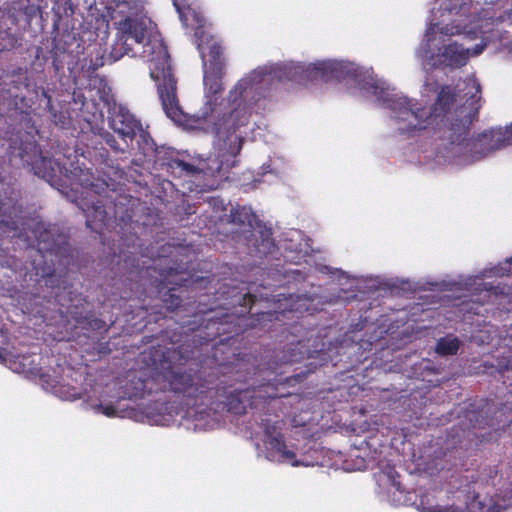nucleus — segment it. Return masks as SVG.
<instances>
[{"label": "nucleus", "mask_w": 512, "mask_h": 512, "mask_svg": "<svg viewBox=\"0 0 512 512\" xmlns=\"http://www.w3.org/2000/svg\"><path fill=\"white\" fill-rule=\"evenodd\" d=\"M293 279L296 281H301L305 279L304 273H302L300 270H293L291 271Z\"/></svg>", "instance_id": "c85d7f7f"}, {"label": "nucleus", "mask_w": 512, "mask_h": 512, "mask_svg": "<svg viewBox=\"0 0 512 512\" xmlns=\"http://www.w3.org/2000/svg\"><path fill=\"white\" fill-rule=\"evenodd\" d=\"M423 509L427 512H467V507L458 508L452 505H431L428 507H423Z\"/></svg>", "instance_id": "5701e85b"}, {"label": "nucleus", "mask_w": 512, "mask_h": 512, "mask_svg": "<svg viewBox=\"0 0 512 512\" xmlns=\"http://www.w3.org/2000/svg\"><path fill=\"white\" fill-rule=\"evenodd\" d=\"M165 164L166 170L168 172H171L172 174H175L179 177L182 175L195 174L199 171L195 165L179 159L178 153H176L175 157L171 159L170 162H165Z\"/></svg>", "instance_id": "aec40b11"}, {"label": "nucleus", "mask_w": 512, "mask_h": 512, "mask_svg": "<svg viewBox=\"0 0 512 512\" xmlns=\"http://www.w3.org/2000/svg\"><path fill=\"white\" fill-rule=\"evenodd\" d=\"M71 317L75 321L77 327L88 332L107 333L110 325L100 318H97L91 311L82 313L78 311L71 312Z\"/></svg>", "instance_id": "2eb2a0df"}, {"label": "nucleus", "mask_w": 512, "mask_h": 512, "mask_svg": "<svg viewBox=\"0 0 512 512\" xmlns=\"http://www.w3.org/2000/svg\"><path fill=\"white\" fill-rule=\"evenodd\" d=\"M129 254H126L125 251H120L118 264L121 265L122 269L125 271L124 274L132 277L134 274L136 276H142V274L148 273V271L152 268L151 266H147L144 270L143 267H139L138 259L136 254L132 251H128Z\"/></svg>", "instance_id": "f3484780"}, {"label": "nucleus", "mask_w": 512, "mask_h": 512, "mask_svg": "<svg viewBox=\"0 0 512 512\" xmlns=\"http://www.w3.org/2000/svg\"><path fill=\"white\" fill-rule=\"evenodd\" d=\"M287 302L292 300V294H289V299H285Z\"/></svg>", "instance_id": "58836bf2"}, {"label": "nucleus", "mask_w": 512, "mask_h": 512, "mask_svg": "<svg viewBox=\"0 0 512 512\" xmlns=\"http://www.w3.org/2000/svg\"><path fill=\"white\" fill-rule=\"evenodd\" d=\"M474 88H475V94H478L480 93V85L479 84H475L474 85ZM476 95H473L472 98H474Z\"/></svg>", "instance_id": "f704fd0d"}, {"label": "nucleus", "mask_w": 512, "mask_h": 512, "mask_svg": "<svg viewBox=\"0 0 512 512\" xmlns=\"http://www.w3.org/2000/svg\"><path fill=\"white\" fill-rule=\"evenodd\" d=\"M243 381V373L231 378L213 375L205 378L201 374L181 372L170 365L163 373L162 390L181 396L186 406L200 413L226 411L243 415L247 407L252 405L256 393L255 388L235 387L236 383Z\"/></svg>", "instance_id": "39448f33"}, {"label": "nucleus", "mask_w": 512, "mask_h": 512, "mask_svg": "<svg viewBox=\"0 0 512 512\" xmlns=\"http://www.w3.org/2000/svg\"><path fill=\"white\" fill-rule=\"evenodd\" d=\"M467 417L469 418L470 422H473V420H477V414L475 412H470L467 414ZM470 427L476 428V424L471 423Z\"/></svg>", "instance_id": "473e14b6"}, {"label": "nucleus", "mask_w": 512, "mask_h": 512, "mask_svg": "<svg viewBox=\"0 0 512 512\" xmlns=\"http://www.w3.org/2000/svg\"><path fill=\"white\" fill-rule=\"evenodd\" d=\"M123 15L117 25L121 37L113 44L109 53L111 63L124 55L140 56L150 63V76L155 81L163 110L174 122L184 120V112L177 96V79L170 65V55L164 42L147 37L152 21L146 15L140 0H123L116 4Z\"/></svg>", "instance_id": "f03ea898"}, {"label": "nucleus", "mask_w": 512, "mask_h": 512, "mask_svg": "<svg viewBox=\"0 0 512 512\" xmlns=\"http://www.w3.org/2000/svg\"><path fill=\"white\" fill-rule=\"evenodd\" d=\"M99 353L108 354L110 352L109 344L108 342L100 343L99 344Z\"/></svg>", "instance_id": "c756f323"}, {"label": "nucleus", "mask_w": 512, "mask_h": 512, "mask_svg": "<svg viewBox=\"0 0 512 512\" xmlns=\"http://www.w3.org/2000/svg\"><path fill=\"white\" fill-rule=\"evenodd\" d=\"M440 33L444 35H454L455 32L453 31V28H449L448 26L442 27L440 29ZM458 33V31H456Z\"/></svg>", "instance_id": "2f4dec72"}, {"label": "nucleus", "mask_w": 512, "mask_h": 512, "mask_svg": "<svg viewBox=\"0 0 512 512\" xmlns=\"http://www.w3.org/2000/svg\"><path fill=\"white\" fill-rule=\"evenodd\" d=\"M470 50L465 49L462 45L454 42L444 46L439 54L440 61L446 66L452 68H460L469 60Z\"/></svg>", "instance_id": "ddd939ff"}, {"label": "nucleus", "mask_w": 512, "mask_h": 512, "mask_svg": "<svg viewBox=\"0 0 512 512\" xmlns=\"http://www.w3.org/2000/svg\"><path fill=\"white\" fill-rule=\"evenodd\" d=\"M435 35V25L432 24L430 27L426 30L425 37L427 40V45H429V42L433 40V36Z\"/></svg>", "instance_id": "cd10ccee"}, {"label": "nucleus", "mask_w": 512, "mask_h": 512, "mask_svg": "<svg viewBox=\"0 0 512 512\" xmlns=\"http://www.w3.org/2000/svg\"><path fill=\"white\" fill-rule=\"evenodd\" d=\"M308 70L314 76L326 80L336 79L339 81L345 79L359 81L362 74L361 69L357 65L344 61H321L313 64Z\"/></svg>", "instance_id": "1a4fd4ad"}, {"label": "nucleus", "mask_w": 512, "mask_h": 512, "mask_svg": "<svg viewBox=\"0 0 512 512\" xmlns=\"http://www.w3.org/2000/svg\"><path fill=\"white\" fill-rule=\"evenodd\" d=\"M105 142L111 149H113L116 152L124 153L127 149V145L125 147H120L115 137L111 134H108L105 137Z\"/></svg>", "instance_id": "a878e982"}, {"label": "nucleus", "mask_w": 512, "mask_h": 512, "mask_svg": "<svg viewBox=\"0 0 512 512\" xmlns=\"http://www.w3.org/2000/svg\"><path fill=\"white\" fill-rule=\"evenodd\" d=\"M55 123L56 124H61L62 126H64V124H65V117H63V119L60 118L59 120H55Z\"/></svg>", "instance_id": "c9c22d12"}, {"label": "nucleus", "mask_w": 512, "mask_h": 512, "mask_svg": "<svg viewBox=\"0 0 512 512\" xmlns=\"http://www.w3.org/2000/svg\"><path fill=\"white\" fill-rule=\"evenodd\" d=\"M176 153L177 152H175L172 149L158 151L157 154H156V158H157L156 162L159 163V165L162 168H164V167L166 168L165 162H170V160L175 157Z\"/></svg>", "instance_id": "b1692460"}, {"label": "nucleus", "mask_w": 512, "mask_h": 512, "mask_svg": "<svg viewBox=\"0 0 512 512\" xmlns=\"http://www.w3.org/2000/svg\"><path fill=\"white\" fill-rule=\"evenodd\" d=\"M217 203H218V200L215 199V198H212L211 201H209V204L213 205V206H216ZM219 204H220L221 207H223V202L222 201H219Z\"/></svg>", "instance_id": "72a5a7b5"}, {"label": "nucleus", "mask_w": 512, "mask_h": 512, "mask_svg": "<svg viewBox=\"0 0 512 512\" xmlns=\"http://www.w3.org/2000/svg\"><path fill=\"white\" fill-rule=\"evenodd\" d=\"M371 88L377 99L384 107L393 111L397 119L407 121L406 125L398 127L400 134H411L430 127L435 131L440 130V125L446 123L447 115L457 99L455 89L444 85L427 111L423 107H416L412 100L395 93L394 89L390 90L378 83H374Z\"/></svg>", "instance_id": "0eeeda50"}, {"label": "nucleus", "mask_w": 512, "mask_h": 512, "mask_svg": "<svg viewBox=\"0 0 512 512\" xmlns=\"http://www.w3.org/2000/svg\"><path fill=\"white\" fill-rule=\"evenodd\" d=\"M96 410L107 417H115L117 415V409L114 405L98 404Z\"/></svg>", "instance_id": "393cba45"}, {"label": "nucleus", "mask_w": 512, "mask_h": 512, "mask_svg": "<svg viewBox=\"0 0 512 512\" xmlns=\"http://www.w3.org/2000/svg\"><path fill=\"white\" fill-rule=\"evenodd\" d=\"M227 222L240 228H260V220L257 218L253 210L250 207L242 205H236L231 208L230 214L227 216Z\"/></svg>", "instance_id": "4468645a"}, {"label": "nucleus", "mask_w": 512, "mask_h": 512, "mask_svg": "<svg viewBox=\"0 0 512 512\" xmlns=\"http://www.w3.org/2000/svg\"><path fill=\"white\" fill-rule=\"evenodd\" d=\"M460 346L461 341L459 338L453 334H448L436 341L434 351L442 357L454 356L458 353Z\"/></svg>", "instance_id": "a211bd4d"}, {"label": "nucleus", "mask_w": 512, "mask_h": 512, "mask_svg": "<svg viewBox=\"0 0 512 512\" xmlns=\"http://www.w3.org/2000/svg\"><path fill=\"white\" fill-rule=\"evenodd\" d=\"M478 116V108L472 114L461 118H455L450 126L444 131L443 138L457 149V152L467 151L473 161L481 160L489 154L506 147L505 140H502V129H489L478 134L475 138H467L470 126Z\"/></svg>", "instance_id": "6e6552de"}, {"label": "nucleus", "mask_w": 512, "mask_h": 512, "mask_svg": "<svg viewBox=\"0 0 512 512\" xmlns=\"http://www.w3.org/2000/svg\"><path fill=\"white\" fill-rule=\"evenodd\" d=\"M309 299L307 297L301 298L297 296V300L293 303L286 304L284 308H281L279 311H266V312H259L255 313V319L251 322V326H261L265 327L266 322H273V321H283L284 318H286V315L288 313H294V312H301L308 310L307 301Z\"/></svg>", "instance_id": "9b49d317"}, {"label": "nucleus", "mask_w": 512, "mask_h": 512, "mask_svg": "<svg viewBox=\"0 0 512 512\" xmlns=\"http://www.w3.org/2000/svg\"><path fill=\"white\" fill-rule=\"evenodd\" d=\"M23 225V229L16 235L29 243L33 239L36 247L29 254L31 260L25 267V276L37 283L44 280L47 287H58L60 279L56 275L55 261L64 266L69 265L71 249L68 236L57 225L45 224L36 218L28 219Z\"/></svg>", "instance_id": "423d86ee"}, {"label": "nucleus", "mask_w": 512, "mask_h": 512, "mask_svg": "<svg viewBox=\"0 0 512 512\" xmlns=\"http://www.w3.org/2000/svg\"><path fill=\"white\" fill-rule=\"evenodd\" d=\"M267 397H269V398H275V397H276V395H273V394H267Z\"/></svg>", "instance_id": "4c0bfd02"}, {"label": "nucleus", "mask_w": 512, "mask_h": 512, "mask_svg": "<svg viewBox=\"0 0 512 512\" xmlns=\"http://www.w3.org/2000/svg\"><path fill=\"white\" fill-rule=\"evenodd\" d=\"M7 198H4L0 194V228L6 227L9 230L12 231H18L19 230V223L17 220L14 219H7L6 213H5V207L8 205L6 202Z\"/></svg>", "instance_id": "4be33fe9"}, {"label": "nucleus", "mask_w": 512, "mask_h": 512, "mask_svg": "<svg viewBox=\"0 0 512 512\" xmlns=\"http://www.w3.org/2000/svg\"><path fill=\"white\" fill-rule=\"evenodd\" d=\"M485 44H479V45H476L475 48L473 49V52L470 54V55H479L483 52V50L485 49Z\"/></svg>", "instance_id": "7c9ffc66"}, {"label": "nucleus", "mask_w": 512, "mask_h": 512, "mask_svg": "<svg viewBox=\"0 0 512 512\" xmlns=\"http://www.w3.org/2000/svg\"><path fill=\"white\" fill-rule=\"evenodd\" d=\"M317 350H311L306 343V340H298L296 343L290 342L287 351L284 352L281 361L283 363H296L304 358H312Z\"/></svg>", "instance_id": "dca6fc26"}, {"label": "nucleus", "mask_w": 512, "mask_h": 512, "mask_svg": "<svg viewBox=\"0 0 512 512\" xmlns=\"http://www.w3.org/2000/svg\"><path fill=\"white\" fill-rule=\"evenodd\" d=\"M502 140H505L506 145H512V124L510 126H507L505 129H502Z\"/></svg>", "instance_id": "bb28decb"}, {"label": "nucleus", "mask_w": 512, "mask_h": 512, "mask_svg": "<svg viewBox=\"0 0 512 512\" xmlns=\"http://www.w3.org/2000/svg\"><path fill=\"white\" fill-rule=\"evenodd\" d=\"M270 228L263 227L259 230V236L255 239L256 253L262 257L272 253L275 250V242Z\"/></svg>", "instance_id": "6ab92c4d"}, {"label": "nucleus", "mask_w": 512, "mask_h": 512, "mask_svg": "<svg viewBox=\"0 0 512 512\" xmlns=\"http://www.w3.org/2000/svg\"><path fill=\"white\" fill-rule=\"evenodd\" d=\"M225 69H205L204 86L208 99L202 109V118L211 125L214 133L213 148L219 166L233 167L240 153L244 138L239 131L248 123V115L243 106L244 93L252 88L253 81L261 76L254 72L251 77L238 81L229 93V102L217 103V95L223 91L222 79Z\"/></svg>", "instance_id": "20e7f679"}, {"label": "nucleus", "mask_w": 512, "mask_h": 512, "mask_svg": "<svg viewBox=\"0 0 512 512\" xmlns=\"http://www.w3.org/2000/svg\"><path fill=\"white\" fill-rule=\"evenodd\" d=\"M265 436V443L268 446L269 454L271 457L278 455L282 461H289L293 466L300 465V462L296 460V453L293 450L288 449L284 440V436L281 433L278 432L274 435L270 429L267 428L265 431Z\"/></svg>", "instance_id": "f8f14e48"}, {"label": "nucleus", "mask_w": 512, "mask_h": 512, "mask_svg": "<svg viewBox=\"0 0 512 512\" xmlns=\"http://www.w3.org/2000/svg\"><path fill=\"white\" fill-rule=\"evenodd\" d=\"M208 57V63H204L205 69H225L223 49L218 43L214 42L209 46Z\"/></svg>", "instance_id": "412c9836"}, {"label": "nucleus", "mask_w": 512, "mask_h": 512, "mask_svg": "<svg viewBox=\"0 0 512 512\" xmlns=\"http://www.w3.org/2000/svg\"><path fill=\"white\" fill-rule=\"evenodd\" d=\"M507 262H508L510 265H512V256H511L509 259H507Z\"/></svg>", "instance_id": "e433bc0d"}, {"label": "nucleus", "mask_w": 512, "mask_h": 512, "mask_svg": "<svg viewBox=\"0 0 512 512\" xmlns=\"http://www.w3.org/2000/svg\"><path fill=\"white\" fill-rule=\"evenodd\" d=\"M32 147L33 158L30 159L24 151L21 153V158L31 167L33 173L50 184H56L64 177L76 192L81 189L82 197L78 206L85 214L86 226L99 235L109 230L116 222V204L109 193L115 192L117 179L122 177L123 171L116 168L111 175L101 170L98 171L97 177L91 170L80 166L69 171L58 161L43 156L36 143Z\"/></svg>", "instance_id": "7ed1b4c3"}, {"label": "nucleus", "mask_w": 512, "mask_h": 512, "mask_svg": "<svg viewBox=\"0 0 512 512\" xmlns=\"http://www.w3.org/2000/svg\"><path fill=\"white\" fill-rule=\"evenodd\" d=\"M110 128L122 138H128L130 140H133L137 134L141 136L146 134L142 128L141 121L123 106H119L111 117Z\"/></svg>", "instance_id": "9d476101"}, {"label": "nucleus", "mask_w": 512, "mask_h": 512, "mask_svg": "<svg viewBox=\"0 0 512 512\" xmlns=\"http://www.w3.org/2000/svg\"><path fill=\"white\" fill-rule=\"evenodd\" d=\"M161 284L172 285L162 293V302L167 311L178 310L183 320L179 325V333L184 339L171 341L172 346L162 350L152 348V363L160 365V377L170 365L181 372L231 378L242 374L244 362L239 353L229 344L232 337L220 339L211 346V367L206 370L193 371L191 368L182 370L181 366L190 361L206 363L204 350L217 337L224 334H239L246 314L251 312L255 295L241 293L237 287L222 284L218 289L211 286L207 278L193 279L186 273L187 267L173 263L171 259H159Z\"/></svg>", "instance_id": "f257e3e1"}]
</instances>
